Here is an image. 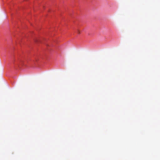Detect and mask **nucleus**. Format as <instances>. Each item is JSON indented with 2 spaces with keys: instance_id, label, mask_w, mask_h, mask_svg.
<instances>
[{
  "instance_id": "1",
  "label": "nucleus",
  "mask_w": 160,
  "mask_h": 160,
  "mask_svg": "<svg viewBox=\"0 0 160 160\" xmlns=\"http://www.w3.org/2000/svg\"><path fill=\"white\" fill-rule=\"evenodd\" d=\"M77 32L78 34H79L80 33V31L79 30H78Z\"/></svg>"
}]
</instances>
